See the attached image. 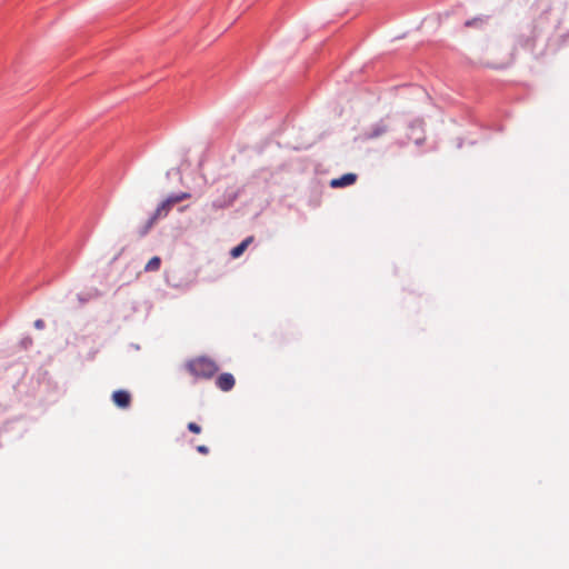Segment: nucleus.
I'll return each mask as SVG.
<instances>
[{"label": "nucleus", "mask_w": 569, "mask_h": 569, "mask_svg": "<svg viewBox=\"0 0 569 569\" xmlns=\"http://www.w3.org/2000/svg\"><path fill=\"white\" fill-rule=\"evenodd\" d=\"M186 368L193 377L201 379H210L219 369L217 363L207 357H198L189 360L186 363Z\"/></svg>", "instance_id": "f257e3e1"}, {"label": "nucleus", "mask_w": 569, "mask_h": 569, "mask_svg": "<svg viewBox=\"0 0 569 569\" xmlns=\"http://www.w3.org/2000/svg\"><path fill=\"white\" fill-rule=\"evenodd\" d=\"M177 199L173 194L167 197L164 200H162L157 209L154 210L153 214L149 218V220L146 222V224L139 230V236L143 237L146 236L150 229L153 227L156 221L160 218H164L168 216V213L171 211L174 204H177Z\"/></svg>", "instance_id": "f03ea898"}, {"label": "nucleus", "mask_w": 569, "mask_h": 569, "mask_svg": "<svg viewBox=\"0 0 569 569\" xmlns=\"http://www.w3.org/2000/svg\"><path fill=\"white\" fill-rule=\"evenodd\" d=\"M113 403L122 409H126L131 403V395L127 390H116L112 393Z\"/></svg>", "instance_id": "7ed1b4c3"}, {"label": "nucleus", "mask_w": 569, "mask_h": 569, "mask_svg": "<svg viewBox=\"0 0 569 569\" xmlns=\"http://www.w3.org/2000/svg\"><path fill=\"white\" fill-rule=\"evenodd\" d=\"M356 181H357V174L349 172V173H345L340 178L332 179L330 181V187L336 188V189L343 188V187L353 184Z\"/></svg>", "instance_id": "20e7f679"}, {"label": "nucleus", "mask_w": 569, "mask_h": 569, "mask_svg": "<svg viewBox=\"0 0 569 569\" xmlns=\"http://www.w3.org/2000/svg\"><path fill=\"white\" fill-rule=\"evenodd\" d=\"M234 377L228 372L221 373L216 380L217 387L222 391H230L234 387Z\"/></svg>", "instance_id": "39448f33"}, {"label": "nucleus", "mask_w": 569, "mask_h": 569, "mask_svg": "<svg viewBox=\"0 0 569 569\" xmlns=\"http://www.w3.org/2000/svg\"><path fill=\"white\" fill-rule=\"evenodd\" d=\"M388 130H389V126L385 121L381 120L372 126L370 131L367 133V137L370 139H376V138H379V137L383 136L385 133H387Z\"/></svg>", "instance_id": "423d86ee"}, {"label": "nucleus", "mask_w": 569, "mask_h": 569, "mask_svg": "<svg viewBox=\"0 0 569 569\" xmlns=\"http://www.w3.org/2000/svg\"><path fill=\"white\" fill-rule=\"evenodd\" d=\"M252 240H253L252 237H248L242 242H240L238 246H236L231 250V257L232 258H239L246 251V249L252 242Z\"/></svg>", "instance_id": "0eeeda50"}, {"label": "nucleus", "mask_w": 569, "mask_h": 569, "mask_svg": "<svg viewBox=\"0 0 569 569\" xmlns=\"http://www.w3.org/2000/svg\"><path fill=\"white\" fill-rule=\"evenodd\" d=\"M486 24H487V19L483 17H476V18H472L465 22V26L467 28H476L479 30L483 29Z\"/></svg>", "instance_id": "6e6552de"}, {"label": "nucleus", "mask_w": 569, "mask_h": 569, "mask_svg": "<svg viewBox=\"0 0 569 569\" xmlns=\"http://www.w3.org/2000/svg\"><path fill=\"white\" fill-rule=\"evenodd\" d=\"M161 266V259L157 256L152 257L147 264L144 266L146 272H154L160 269Z\"/></svg>", "instance_id": "1a4fd4ad"}, {"label": "nucleus", "mask_w": 569, "mask_h": 569, "mask_svg": "<svg viewBox=\"0 0 569 569\" xmlns=\"http://www.w3.org/2000/svg\"><path fill=\"white\" fill-rule=\"evenodd\" d=\"M188 430L198 435L201 432V427L196 422H189Z\"/></svg>", "instance_id": "9d476101"}, {"label": "nucleus", "mask_w": 569, "mask_h": 569, "mask_svg": "<svg viewBox=\"0 0 569 569\" xmlns=\"http://www.w3.org/2000/svg\"><path fill=\"white\" fill-rule=\"evenodd\" d=\"M174 198L177 199V202H181L186 199H189L191 197V194L189 192H180V193H177V194H173Z\"/></svg>", "instance_id": "9b49d317"}, {"label": "nucleus", "mask_w": 569, "mask_h": 569, "mask_svg": "<svg viewBox=\"0 0 569 569\" xmlns=\"http://www.w3.org/2000/svg\"><path fill=\"white\" fill-rule=\"evenodd\" d=\"M232 203V200H229L227 202L220 203V202H213L212 207L216 209L228 207Z\"/></svg>", "instance_id": "f8f14e48"}, {"label": "nucleus", "mask_w": 569, "mask_h": 569, "mask_svg": "<svg viewBox=\"0 0 569 569\" xmlns=\"http://www.w3.org/2000/svg\"><path fill=\"white\" fill-rule=\"evenodd\" d=\"M197 451L201 455H208L209 453V448L204 445H200L197 447Z\"/></svg>", "instance_id": "ddd939ff"}, {"label": "nucleus", "mask_w": 569, "mask_h": 569, "mask_svg": "<svg viewBox=\"0 0 569 569\" xmlns=\"http://www.w3.org/2000/svg\"><path fill=\"white\" fill-rule=\"evenodd\" d=\"M34 327L37 329H43L44 328V321L42 319H38L34 321Z\"/></svg>", "instance_id": "4468645a"}, {"label": "nucleus", "mask_w": 569, "mask_h": 569, "mask_svg": "<svg viewBox=\"0 0 569 569\" xmlns=\"http://www.w3.org/2000/svg\"><path fill=\"white\" fill-rule=\"evenodd\" d=\"M412 129H418L420 132H422V123L419 121L412 126Z\"/></svg>", "instance_id": "2eb2a0df"}, {"label": "nucleus", "mask_w": 569, "mask_h": 569, "mask_svg": "<svg viewBox=\"0 0 569 569\" xmlns=\"http://www.w3.org/2000/svg\"><path fill=\"white\" fill-rule=\"evenodd\" d=\"M421 140H423V138H422V137H418V138H416V139H415V141H416L417 143H419Z\"/></svg>", "instance_id": "dca6fc26"}]
</instances>
